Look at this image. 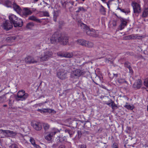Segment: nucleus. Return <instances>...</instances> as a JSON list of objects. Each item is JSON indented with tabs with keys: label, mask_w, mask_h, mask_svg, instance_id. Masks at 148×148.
<instances>
[{
	"label": "nucleus",
	"mask_w": 148,
	"mask_h": 148,
	"mask_svg": "<svg viewBox=\"0 0 148 148\" xmlns=\"http://www.w3.org/2000/svg\"><path fill=\"white\" fill-rule=\"evenodd\" d=\"M107 5L108 8L109 9L110 8V6L109 5V2L107 3Z\"/></svg>",
	"instance_id": "60"
},
{
	"label": "nucleus",
	"mask_w": 148,
	"mask_h": 148,
	"mask_svg": "<svg viewBox=\"0 0 148 148\" xmlns=\"http://www.w3.org/2000/svg\"><path fill=\"white\" fill-rule=\"evenodd\" d=\"M16 38V37L14 36H10L6 38V40L9 42H13Z\"/></svg>",
	"instance_id": "24"
},
{
	"label": "nucleus",
	"mask_w": 148,
	"mask_h": 148,
	"mask_svg": "<svg viewBox=\"0 0 148 148\" xmlns=\"http://www.w3.org/2000/svg\"><path fill=\"white\" fill-rule=\"evenodd\" d=\"M9 18L10 21V22H11L12 24H13V23H15V22H16V21H17V19L18 18L14 14H11L9 16Z\"/></svg>",
	"instance_id": "16"
},
{
	"label": "nucleus",
	"mask_w": 148,
	"mask_h": 148,
	"mask_svg": "<svg viewBox=\"0 0 148 148\" xmlns=\"http://www.w3.org/2000/svg\"><path fill=\"white\" fill-rule=\"evenodd\" d=\"M43 2L47 6V5H49V4L48 3H46V2H45V1H43Z\"/></svg>",
	"instance_id": "59"
},
{
	"label": "nucleus",
	"mask_w": 148,
	"mask_h": 148,
	"mask_svg": "<svg viewBox=\"0 0 148 148\" xmlns=\"http://www.w3.org/2000/svg\"><path fill=\"white\" fill-rule=\"evenodd\" d=\"M4 5L8 7H11L12 6V3L9 0H7L5 2Z\"/></svg>",
	"instance_id": "28"
},
{
	"label": "nucleus",
	"mask_w": 148,
	"mask_h": 148,
	"mask_svg": "<svg viewBox=\"0 0 148 148\" xmlns=\"http://www.w3.org/2000/svg\"><path fill=\"white\" fill-rule=\"evenodd\" d=\"M79 147L80 148H86V145L84 144H82L79 145Z\"/></svg>",
	"instance_id": "48"
},
{
	"label": "nucleus",
	"mask_w": 148,
	"mask_h": 148,
	"mask_svg": "<svg viewBox=\"0 0 148 148\" xmlns=\"http://www.w3.org/2000/svg\"><path fill=\"white\" fill-rule=\"evenodd\" d=\"M85 73L86 72L83 69H76L71 72L70 77L73 79H77L80 76L84 75Z\"/></svg>",
	"instance_id": "2"
},
{
	"label": "nucleus",
	"mask_w": 148,
	"mask_h": 148,
	"mask_svg": "<svg viewBox=\"0 0 148 148\" xmlns=\"http://www.w3.org/2000/svg\"><path fill=\"white\" fill-rule=\"evenodd\" d=\"M148 15V8L145 9L144 11L142 17H147Z\"/></svg>",
	"instance_id": "29"
},
{
	"label": "nucleus",
	"mask_w": 148,
	"mask_h": 148,
	"mask_svg": "<svg viewBox=\"0 0 148 148\" xmlns=\"http://www.w3.org/2000/svg\"><path fill=\"white\" fill-rule=\"evenodd\" d=\"M112 102L111 103H106V104L110 106H111Z\"/></svg>",
	"instance_id": "58"
},
{
	"label": "nucleus",
	"mask_w": 148,
	"mask_h": 148,
	"mask_svg": "<svg viewBox=\"0 0 148 148\" xmlns=\"http://www.w3.org/2000/svg\"><path fill=\"white\" fill-rule=\"evenodd\" d=\"M50 41L51 43L54 44L60 42L62 45H66L69 43V37L67 35H61L57 32H55L52 36Z\"/></svg>",
	"instance_id": "1"
},
{
	"label": "nucleus",
	"mask_w": 148,
	"mask_h": 148,
	"mask_svg": "<svg viewBox=\"0 0 148 148\" xmlns=\"http://www.w3.org/2000/svg\"><path fill=\"white\" fill-rule=\"evenodd\" d=\"M78 137H80L81 136V135L82 134V133H81V131H78L77 132Z\"/></svg>",
	"instance_id": "53"
},
{
	"label": "nucleus",
	"mask_w": 148,
	"mask_h": 148,
	"mask_svg": "<svg viewBox=\"0 0 148 148\" xmlns=\"http://www.w3.org/2000/svg\"><path fill=\"white\" fill-rule=\"evenodd\" d=\"M28 19L36 21L38 23H41L42 22L39 19L37 18L36 16L33 15L30 16L28 18Z\"/></svg>",
	"instance_id": "18"
},
{
	"label": "nucleus",
	"mask_w": 148,
	"mask_h": 148,
	"mask_svg": "<svg viewBox=\"0 0 148 148\" xmlns=\"http://www.w3.org/2000/svg\"><path fill=\"white\" fill-rule=\"evenodd\" d=\"M13 27L12 23L9 21H6L3 23V27L4 29L8 31L11 29Z\"/></svg>",
	"instance_id": "11"
},
{
	"label": "nucleus",
	"mask_w": 148,
	"mask_h": 148,
	"mask_svg": "<svg viewBox=\"0 0 148 148\" xmlns=\"http://www.w3.org/2000/svg\"><path fill=\"white\" fill-rule=\"evenodd\" d=\"M73 3H74V2H72L71 3V4L72 5H73Z\"/></svg>",
	"instance_id": "64"
},
{
	"label": "nucleus",
	"mask_w": 148,
	"mask_h": 148,
	"mask_svg": "<svg viewBox=\"0 0 148 148\" xmlns=\"http://www.w3.org/2000/svg\"><path fill=\"white\" fill-rule=\"evenodd\" d=\"M7 106V105H4L3 106L4 107H6Z\"/></svg>",
	"instance_id": "63"
},
{
	"label": "nucleus",
	"mask_w": 148,
	"mask_h": 148,
	"mask_svg": "<svg viewBox=\"0 0 148 148\" xmlns=\"http://www.w3.org/2000/svg\"><path fill=\"white\" fill-rule=\"evenodd\" d=\"M136 38V36L134 34L129 35L125 37L126 40L135 39Z\"/></svg>",
	"instance_id": "23"
},
{
	"label": "nucleus",
	"mask_w": 148,
	"mask_h": 148,
	"mask_svg": "<svg viewBox=\"0 0 148 148\" xmlns=\"http://www.w3.org/2000/svg\"><path fill=\"white\" fill-rule=\"evenodd\" d=\"M127 68L129 69L130 72L132 73L133 72V71L131 67V66L129 67H128Z\"/></svg>",
	"instance_id": "52"
},
{
	"label": "nucleus",
	"mask_w": 148,
	"mask_h": 148,
	"mask_svg": "<svg viewBox=\"0 0 148 148\" xmlns=\"http://www.w3.org/2000/svg\"><path fill=\"white\" fill-rule=\"evenodd\" d=\"M98 36V34L96 32L95 30L93 29H91V36L94 37H97Z\"/></svg>",
	"instance_id": "30"
},
{
	"label": "nucleus",
	"mask_w": 148,
	"mask_h": 148,
	"mask_svg": "<svg viewBox=\"0 0 148 148\" xmlns=\"http://www.w3.org/2000/svg\"><path fill=\"white\" fill-rule=\"evenodd\" d=\"M117 16L120 22V24L118 27L119 29L120 30H121L124 29L125 27L127 25V20L121 16L119 17L118 16Z\"/></svg>",
	"instance_id": "4"
},
{
	"label": "nucleus",
	"mask_w": 148,
	"mask_h": 148,
	"mask_svg": "<svg viewBox=\"0 0 148 148\" xmlns=\"http://www.w3.org/2000/svg\"><path fill=\"white\" fill-rule=\"evenodd\" d=\"M13 6L14 10L16 11L17 13L20 14L21 11V9L20 7L14 3L13 4Z\"/></svg>",
	"instance_id": "17"
},
{
	"label": "nucleus",
	"mask_w": 148,
	"mask_h": 148,
	"mask_svg": "<svg viewBox=\"0 0 148 148\" xmlns=\"http://www.w3.org/2000/svg\"><path fill=\"white\" fill-rule=\"evenodd\" d=\"M9 147L11 148H17V145L15 144H12Z\"/></svg>",
	"instance_id": "46"
},
{
	"label": "nucleus",
	"mask_w": 148,
	"mask_h": 148,
	"mask_svg": "<svg viewBox=\"0 0 148 148\" xmlns=\"http://www.w3.org/2000/svg\"><path fill=\"white\" fill-rule=\"evenodd\" d=\"M34 26V24L32 22H31L27 24L26 26V28L28 29H31Z\"/></svg>",
	"instance_id": "26"
},
{
	"label": "nucleus",
	"mask_w": 148,
	"mask_h": 148,
	"mask_svg": "<svg viewBox=\"0 0 148 148\" xmlns=\"http://www.w3.org/2000/svg\"><path fill=\"white\" fill-rule=\"evenodd\" d=\"M66 137L65 136L62 137H60L57 139V145L58 146V148H64L65 147H67L64 145V143L62 142L64 140Z\"/></svg>",
	"instance_id": "8"
},
{
	"label": "nucleus",
	"mask_w": 148,
	"mask_h": 148,
	"mask_svg": "<svg viewBox=\"0 0 148 148\" xmlns=\"http://www.w3.org/2000/svg\"><path fill=\"white\" fill-rule=\"evenodd\" d=\"M77 11V12H79L80 11H81L79 10V7L78 8V10Z\"/></svg>",
	"instance_id": "62"
},
{
	"label": "nucleus",
	"mask_w": 148,
	"mask_h": 148,
	"mask_svg": "<svg viewBox=\"0 0 148 148\" xmlns=\"http://www.w3.org/2000/svg\"><path fill=\"white\" fill-rule=\"evenodd\" d=\"M53 21H55V22H56V21H57V18L56 17V16H54V17H53Z\"/></svg>",
	"instance_id": "56"
},
{
	"label": "nucleus",
	"mask_w": 148,
	"mask_h": 148,
	"mask_svg": "<svg viewBox=\"0 0 148 148\" xmlns=\"http://www.w3.org/2000/svg\"><path fill=\"white\" fill-rule=\"evenodd\" d=\"M53 53L51 51H49L44 52L41 55L40 60L41 61L48 60L49 58L51 57Z\"/></svg>",
	"instance_id": "3"
},
{
	"label": "nucleus",
	"mask_w": 148,
	"mask_h": 148,
	"mask_svg": "<svg viewBox=\"0 0 148 148\" xmlns=\"http://www.w3.org/2000/svg\"><path fill=\"white\" fill-rule=\"evenodd\" d=\"M6 137L8 136L13 137L16 135V132L10 130H7Z\"/></svg>",
	"instance_id": "15"
},
{
	"label": "nucleus",
	"mask_w": 148,
	"mask_h": 148,
	"mask_svg": "<svg viewBox=\"0 0 148 148\" xmlns=\"http://www.w3.org/2000/svg\"><path fill=\"white\" fill-rule=\"evenodd\" d=\"M25 92V91L24 90H19L18 92L17 96L16 97V100L18 101H19V97H20Z\"/></svg>",
	"instance_id": "22"
},
{
	"label": "nucleus",
	"mask_w": 148,
	"mask_h": 148,
	"mask_svg": "<svg viewBox=\"0 0 148 148\" xmlns=\"http://www.w3.org/2000/svg\"><path fill=\"white\" fill-rule=\"evenodd\" d=\"M78 121L73 120L72 121L71 124L73 127H76L78 124Z\"/></svg>",
	"instance_id": "32"
},
{
	"label": "nucleus",
	"mask_w": 148,
	"mask_h": 148,
	"mask_svg": "<svg viewBox=\"0 0 148 148\" xmlns=\"http://www.w3.org/2000/svg\"><path fill=\"white\" fill-rule=\"evenodd\" d=\"M40 13L43 14V16H45L49 17V15L48 12L45 11H42L40 12Z\"/></svg>",
	"instance_id": "37"
},
{
	"label": "nucleus",
	"mask_w": 148,
	"mask_h": 148,
	"mask_svg": "<svg viewBox=\"0 0 148 148\" xmlns=\"http://www.w3.org/2000/svg\"><path fill=\"white\" fill-rule=\"evenodd\" d=\"M65 52H59L57 53V54L59 56L65 57Z\"/></svg>",
	"instance_id": "34"
},
{
	"label": "nucleus",
	"mask_w": 148,
	"mask_h": 148,
	"mask_svg": "<svg viewBox=\"0 0 148 148\" xmlns=\"http://www.w3.org/2000/svg\"><path fill=\"white\" fill-rule=\"evenodd\" d=\"M132 5L133 8L134 13H139L140 12V5L138 3L135 1H133L132 3Z\"/></svg>",
	"instance_id": "6"
},
{
	"label": "nucleus",
	"mask_w": 148,
	"mask_h": 148,
	"mask_svg": "<svg viewBox=\"0 0 148 148\" xmlns=\"http://www.w3.org/2000/svg\"><path fill=\"white\" fill-rule=\"evenodd\" d=\"M87 41V40L84 39H80L78 40L77 41V42L78 44L81 45L85 47Z\"/></svg>",
	"instance_id": "19"
},
{
	"label": "nucleus",
	"mask_w": 148,
	"mask_h": 148,
	"mask_svg": "<svg viewBox=\"0 0 148 148\" xmlns=\"http://www.w3.org/2000/svg\"><path fill=\"white\" fill-rule=\"evenodd\" d=\"M29 96V95L28 93H25L22 95L21 96L19 97V100L23 101L25 100Z\"/></svg>",
	"instance_id": "21"
},
{
	"label": "nucleus",
	"mask_w": 148,
	"mask_h": 148,
	"mask_svg": "<svg viewBox=\"0 0 148 148\" xmlns=\"http://www.w3.org/2000/svg\"><path fill=\"white\" fill-rule=\"evenodd\" d=\"M45 131L48 130L49 127V125L47 123H44L43 125Z\"/></svg>",
	"instance_id": "39"
},
{
	"label": "nucleus",
	"mask_w": 148,
	"mask_h": 148,
	"mask_svg": "<svg viewBox=\"0 0 148 148\" xmlns=\"http://www.w3.org/2000/svg\"><path fill=\"white\" fill-rule=\"evenodd\" d=\"M29 140L32 144L34 146V147H36V148H38V147H39L38 145L36 144L35 141L33 138H31Z\"/></svg>",
	"instance_id": "31"
},
{
	"label": "nucleus",
	"mask_w": 148,
	"mask_h": 148,
	"mask_svg": "<svg viewBox=\"0 0 148 148\" xmlns=\"http://www.w3.org/2000/svg\"><path fill=\"white\" fill-rule=\"evenodd\" d=\"M59 132V131L58 130L55 128L53 129L51 132L49 134L45 137V138L46 140H50L51 139L53 135H54L57 133Z\"/></svg>",
	"instance_id": "10"
},
{
	"label": "nucleus",
	"mask_w": 148,
	"mask_h": 148,
	"mask_svg": "<svg viewBox=\"0 0 148 148\" xmlns=\"http://www.w3.org/2000/svg\"><path fill=\"white\" fill-rule=\"evenodd\" d=\"M60 3L62 4V6L63 7H65L66 6V1H60Z\"/></svg>",
	"instance_id": "45"
},
{
	"label": "nucleus",
	"mask_w": 148,
	"mask_h": 148,
	"mask_svg": "<svg viewBox=\"0 0 148 148\" xmlns=\"http://www.w3.org/2000/svg\"><path fill=\"white\" fill-rule=\"evenodd\" d=\"M94 46L93 43L90 41H87L85 47L88 48H92Z\"/></svg>",
	"instance_id": "25"
},
{
	"label": "nucleus",
	"mask_w": 148,
	"mask_h": 148,
	"mask_svg": "<svg viewBox=\"0 0 148 148\" xmlns=\"http://www.w3.org/2000/svg\"><path fill=\"white\" fill-rule=\"evenodd\" d=\"M65 58H71L73 56V54L72 53H69L67 52H66Z\"/></svg>",
	"instance_id": "33"
},
{
	"label": "nucleus",
	"mask_w": 148,
	"mask_h": 148,
	"mask_svg": "<svg viewBox=\"0 0 148 148\" xmlns=\"http://www.w3.org/2000/svg\"><path fill=\"white\" fill-rule=\"evenodd\" d=\"M144 84L145 86L148 87V78L145 79L144 81Z\"/></svg>",
	"instance_id": "42"
},
{
	"label": "nucleus",
	"mask_w": 148,
	"mask_h": 148,
	"mask_svg": "<svg viewBox=\"0 0 148 148\" xmlns=\"http://www.w3.org/2000/svg\"><path fill=\"white\" fill-rule=\"evenodd\" d=\"M99 11L101 14L103 15H105L106 14V11L105 8L101 5H99Z\"/></svg>",
	"instance_id": "20"
},
{
	"label": "nucleus",
	"mask_w": 148,
	"mask_h": 148,
	"mask_svg": "<svg viewBox=\"0 0 148 148\" xmlns=\"http://www.w3.org/2000/svg\"><path fill=\"white\" fill-rule=\"evenodd\" d=\"M114 77H118V75L117 74H113Z\"/></svg>",
	"instance_id": "57"
},
{
	"label": "nucleus",
	"mask_w": 148,
	"mask_h": 148,
	"mask_svg": "<svg viewBox=\"0 0 148 148\" xmlns=\"http://www.w3.org/2000/svg\"><path fill=\"white\" fill-rule=\"evenodd\" d=\"M90 124L91 123L88 121H86L84 125L85 126H87L86 125L87 124H88L90 126Z\"/></svg>",
	"instance_id": "51"
},
{
	"label": "nucleus",
	"mask_w": 148,
	"mask_h": 148,
	"mask_svg": "<svg viewBox=\"0 0 148 148\" xmlns=\"http://www.w3.org/2000/svg\"><path fill=\"white\" fill-rule=\"evenodd\" d=\"M142 85V82L140 80H139L137 82L136 88H140L141 87Z\"/></svg>",
	"instance_id": "38"
},
{
	"label": "nucleus",
	"mask_w": 148,
	"mask_h": 148,
	"mask_svg": "<svg viewBox=\"0 0 148 148\" xmlns=\"http://www.w3.org/2000/svg\"><path fill=\"white\" fill-rule=\"evenodd\" d=\"M32 13V12L28 8H25L22 11L21 10L19 14L23 17L25 18L28 15L31 14Z\"/></svg>",
	"instance_id": "7"
},
{
	"label": "nucleus",
	"mask_w": 148,
	"mask_h": 148,
	"mask_svg": "<svg viewBox=\"0 0 148 148\" xmlns=\"http://www.w3.org/2000/svg\"><path fill=\"white\" fill-rule=\"evenodd\" d=\"M38 111L42 113L48 112L51 113L53 114H55L56 113V111L54 110L50 109H38L37 110Z\"/></svg>",
	"instance_id": "13"
},
{
	"label": "nucleus",
	"mask_w": 148,
	"mask_h": 148,
	"mask_svg": "<svg viewBox=\"0 0 148 148\" xmlns=\"http://www.w3.org/2000/svg\"><path fill=\"white\" fill-rule=\"evenodd\" d=\"M6 97L5 95H4L1 97H0V103H2L5 101Z\"/></svg>",
	"instance_id": "35"
},
{
	"label": "nucleus",
	"mask_w": 148,
	"mask_h": 148,
	"mask_svg": "<svg viewBox=\"0 0 148 148\" xmlns=\"http://www.w3.org/2000/svg\"><path fill=\"white\" fill-rule=\"evenodd\" d=\"M125 107L127 109H131L132 107L130 105H125Z\"/></svg>",
	"instance_id": "50"
},
{
	"label": "nucleus",
	"mask_w": 148,
	"mask_h": 148,
	"mask_svg": "<svg viewBox=\"0 0 148 148\" xmlns=\"http://www.w3.org/2000/svg\"><path fill=\"white\" fill-rule=\"evenodd\" d=\"M117 10H120L121 12L125 13V14H127L130 12L129 10L125 9H122L121 8L118 7Z\"/></svg>",
	"instance_id": "27"
},
{
	"label": "nucleus",
	"mask_w": 148,
	"mask_h": 148,
	"mask_svg": "<svg viewBox=\"0 0 148 148\" xmlns=\"http://www.w3.org/2000/svg\"><path fill=\"white\" fill-rule=\"evenodd\" d=\"M124 66L125 67L127 68H128L130 66V63L128 62H126L125 63Z\"/></svg>",
	"instance_id": "44"
},
{
	"label": "nucleus",
	"mask_w": 148,
	"mask_h": 148,
	"mask_svg": "<svg viewBox=\"0 0 148 148\" xmlns=\"http://www.w3.org/2000/svg\"><path fill=\"white\" fill-rule=\"evenodd\" d=\"M32 126L36 130L39 131L42 128L41 124L39 122H34L32 123Z\"/></svg>",
	"instance_id": "12"
},
{
	"label": "nucleus",
	"mask_w": 148,
	"mask_h": 148,
	"mask_svg": "<svg viewBox=\"0 0 148 148\" xmlns=\"http://www.w3.org/2000/svg\"><path fill=\"white\" fill-rule=\"evenodd\" d=\"M64 145L65 146L67 147H65L64 148H65V147L69 148L70 147H71V144L70 142L66 143H65V144H64Z\"/></svg>",
	"instance_id": "43"
},
{
	"label": "nucleus",
	"mask_w": 148,
	"mask_h": 148,
	"mask_svg": "<svg viewBox=\"0 0 148 148\" xmlns=\"http://www.w3.org/2000/svg\"><path fill=\"white\" fill-rule=\"evenodd\" d=\"M113 145L114 146L113 148H118V147L117 146L116 143H114Z\"/></svg>",
	"instance_id": "55"
},
{
	"label": "nucleus",
	"mask_w": 148,
	"mask_h": 148,
	"mask_svg": "<svg viewBox=\"0 0 148 148\" xmlns=\"http://www.w3.org/2000/svg\"><path fill=\"white\" fill-rule=\"evenodd\" d=\"M85 32L89 36H91V29H90L89 27H87L86 28Z\"/></svg>",
	"instance_id": "36"
},
{
	"label": "nucleus",
	"mask_w": 148,
	"mask_h": 148,
	"mask_svg": "<svg viewBox=\"0 0 148 148\" xmlns=\"http://www.w3.org/2000/svg\"><path fill=\"white\" fill-rule=\"evenodd\" d=\"M65 132L66 133H68L71 136V131L70 130H65Z\"/></svg>",
	"instance_id": "49"
},
{
	"label": "nucleus",
	"mask_w": 148,
	"mask_h": 148,
	"mask_svg": "<svg viewBox=\"0 0 148 148\" xmlns=\"http://www.w3.org/2000/svg\"><path fill=\"white\" fill-rule=\"evenodd\" d=\"M17 21H16V22H15V23H13V24L14 26L15 27H22L23 24V22L22 19L21 18H18L17 19Z\"/></svg>",
	"instance_id": "14"
},
{
	"label": "nucleus",
	"mask_w": 148,
	"mask_h": 148,
	"mask_svg": "<svg viewBox=\"0 0 148 148\" xmlns=\"http://www.w3.org/2000/svg\"><path fill=\"white\" fill-rule=\"evenodd\" d=\"M111 106L112 109H113V108H114L117 107L116 104L114 103V102L113 101H112Z\"/></svg>",
	"instance_id": "47"
},
{
	"label": "nucleus",
	"mask_w": 148,
	"mask_h": 148,
	"mask_svg": "<svg viewBox=\"0 0 148 148\" xmlns=\"http://www.w3.org/2000/svg\"><path fill=\"white\" fill-rule=\"evenodd\" d=\"M12 101L11 100H9V105L10 106H12Z\"/></svg>",
	"instance_id": "54"
},
{
	"label": "nucleus",
	"mask_w": 148,
	"mask_h": 148,
	"mask_svg": "<svg viewBox=\"0 0 148 148\" xmlns=\"http://www.w3.org/2000/svg\"><path fill=\"white\" fill-rule=\"evenodd\" d=\"M38 0H34V3H36V2H37L38 1Z\"/></svg>",
	"instance_id": "61"
},
{
	"label": "nucleus",
	"mask_w": 148,
	"mask_h": 148,
	"mask_svg": "<svg viewBox=\"0 0 148 148\" xmlns=\"http://www.w3.org/2000/svg\"><path fill=\"white\" fill-rule=\"evenodd\" d=\"M57 77L61 79H64L67 78V72L63 69H60L57 73Z\"/></svg>",
	"instance_id": "5"
},
{
	"label": "nucleus",
	"mask_w": 148,
	"mask_h": 148,
	"mask_svg": "<svg viewBox=\"0 0 148 148\" xmlns=\"http://www.w3.org/2000/svg\"><path fill=\"white\" fill-rule=\"evenodd\" d=\"M79 10H80L81 11H82L84 12H86L87 11V9H85L83 7H79Z\"/></svg>",
	"instance_id": "41"
},
{
	"label": "nucleus",
	"mask_w": 148,
	"mask_h": 148,
	"mask_svg": "<svg viewBox=\"0 0 148 148\" xmlns=\"http://www.w3.org/2000/svg\"><path fill=\"white\" fill-rule=\"evenodd\" d=\"M25 60L26 63L29 64L36 63L38 62L37 60H35L33 57L31 56H28L26 57Z\"/></svg>",
	"instance_id": "9"
},
{
	"label": "nucleus",
	"mask_w": 148,
	"mask_h": 148,
	"mask_svg": "<svg viewBox=\"0 0 148 148\" xmlns=\"http://www.w3.org/2000/svg\"><path fill=\"white\" fill-rule=\"evenodd\" d=\"M7 130H4L2 129H0V134H2L4 135L5 137L6 136Z\"/></svg>",
	"instance_id": "40"
}]
</instances>
